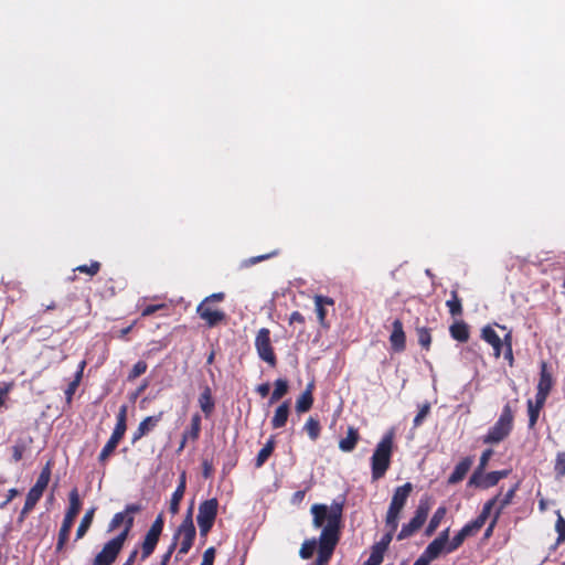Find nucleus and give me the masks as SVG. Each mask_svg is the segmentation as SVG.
I'll return each instance as SVG.
<instances>
[{
  "label": "nucleus",
  "instance_id": "obj_3",
  "mask_svg": "<svg viewBox=\"0 0 565 565\" xmlns=\"http://www.w3.org/2000/svg\"><path fill=\"white\" fill-rule=\"evenodd\" d=\"M82 508V503L79 500V494L76 488H74L70 492V505L65 512L64 519L62 521V525L60 527L57 534V542L55 545V553L62 554L66 551V545L70 540L71 530L73 527L74 521L78 515Z\"/></svg>",
  "mask_w": 565,
  "mask_h": 565
},
{
  "label": "nucleus",
  "instance_id": "obj_55",
  "mask_svg": "<svg viewBox=\"0 0 565 565\" xmlns=\"http://www.w3.org/2000/svg\"><path fill=\"white\" fill-rule=\"evenodd\" d=\"M555 530L558 534L557 536V543H562L565 541V519L558 512V518L555 523Z\"/></svg>",
  "mask_w": 565,
  "mask_h": 565
},
{
  "label": "nucleus",
  "instance_id": "obj_18",
  "mask_svg": "<svg viewBox=\"0 0 565 565\" xmlns=\"http://www.w3.org/2000/svg\"><path fill=\"white\" fill-rule=\"evenodd\" d=\"M390 343L394 352H403L406 348V335L403 329V322L399 319H395L392 323Z\"/></svg>",
  "mask_w": 565,
  "mask_h": 565
},
{
  "label": "nucleus",
  "instance_id": "obj_26",
  "mask_svg": "<svg viewBox=\"0 0 565 565\" xmlns=\"http://www.w3.org/2000/svg\"><path fill=\"white\" fill-rule=\"evenodd\" d=\"M186 487V478L185 472H182L179 479V484L175 488L174 492L172 493L169 511L171 514H177L180 509V502L183 499L184 492Z\"/></svg>",
  "mask_w": 565,
  "mask_h": 565
},
{
  "label": "nucleus",
  "instance_id": "obj_51",
  "mask_svg": "<svg viewBox=\"0 0 565 565\" xmlns=\"http://www.w3.org/2000/svg\"><path fill=\"white\" fill-rule=\"evenodd\" d=\"M147 369L148 364L145 361H138L128 373L127 380L129 382L135 381L137 377L146 373Z\"/></svg>",
  "mask_w": 565,
  "mask_h": 565
},
{
  "label": "nucleus",
  "instance_id": "obj_28",
  "mask_svg": "<svg viewBox=\"0 0 565 565\" xmlns=\"http://www.w3.org/2000/svg\"><path fill=\"white\" fill-rule=\"evenodd\" d=\"M201 429H202V417L199 413H194L191 416L189 427H186L183 430L182 435L185 438L191 439L192 443H195L200 438Z\"/></svg>",
  "mask_w": 565,
  "mask_h": 565
},
{
  "label": "nucleus",
  "instance_id": "obj_14",
  "mask_svg": "<svg viewBox=\"0 0 565 565\" xmlns=\"http://www.w3.org/2000/svg\"><path fill=\"white\" fill-rule=\"evenodd\" d=\"M448 537L449 527L441 531L439 535L427 545V547L422 554L425 555L430 561L438 558L441 553H447Z\"/></svg>",
  "mask_w": 565,
  "mask_h": 565
},
{
  "label": "nucleus",
  "instance_id": "obj_19",
  "mask_svg": "<svg viewBox=\"0 0 565 565\" xmlns=\"http://www.w3.org/2000/svg\"><path fill=\"white\" fill-rule=\"evenodd\" d=\"M102 287L99 295L102 298L109 299L117 295V292L125 288L126 284L124 279H116L114 277L100 278Z\"/></svg>",
  "mask_w": 565,
  "mask_h": 565
},
{
  "label": "nucleus",
  "instance_id": "obj_20",
  "mask_svg": "<svg viewBox=\"0 0 565 565\" xmlns=\"http://www.w3.org/2000/svg\"><path fill=\"white\" fill-rule=\"evenodd\" d=\"M473 463L472 457H465L462 458L455 467L454 471L448 477V483L449 484H456L460 481H462L470 470L471 466Z\"/></svg>",
  "mask_w": 565,
  "mask_h": 565
},
{
  "label": "nucleus",
  "instance_id": "obj_22",
  "mask_svg": "<svg viewBox=\"0 0 565 565\" xmlns=\"http://www.w3.org/2000/svg\"><path fill=\"white\" fill-rule=\"evenodd\" d=\"M360 433L359 429L354 426H349L347 430V436L339 440V448L343 452H351L355 449L358 443L360 441Z\"/></svg>",
  "mask_w": 565,
  "mask_h": 565
},
{
  "label": "nucleus",
  "instance_id": "obj_32",
  "mask_svg": "<svg viewBox=\"0 0 565 565\" xmlns=\"http://www.w3.org/2000/svg\"><path fill=\"white\" fill-rule=\"evenodd\" d=\"M276 446L275 437L271 436L264 447L258 451L256 458H255V467L260 468L265 465V462L268 460V458L274 452Z\"/></svg>",
  "mask_w": 565,
  "mask_h": 565
},
{
  "label": "nucleus",
  "instance_id": "obj_54",
  "mask_svg": "<svg viewBox=\"0 0 565 565\" xmlns=\"http://www.w3.org/2000/svg\"><path fill=\"white\" fill-rule=\"evenodd\" d=\"M393 536H394V534L386 532L382 536V539L373 545V547L379 550L382 553H385L386 550L388 548V545L391 544V542L393 540Z\"/></svg>",
  "mask_w": 565,
  "mask_h": 565
},
{
  "label": "nucleus",
  "instance_id": "obj_11",
  "mask_svg": "<svg viewBox=\"0 0 565 565\" xmlns=\"http://www.w3.org/2000/svg\"><path fill=\"white\" fill-rule=\"evenodd\" d=\"M164 526V519L162 514H159L153 523L151 524L150 529L147 531L143 541L140 545L141 552H140V559L146 561L148 557H150L159 542V539L162 534Z\"/></svg>",
  "mask_w": 565,
  "mask_h": 565
},
{
  "label": "nucleus",
  "instance_id": "obj_17",
  "mask_svg": "<svg viewBox=\"0 0 565 565\" xmlns=\"http://www.w3.org/2000/svg\"><path fill=\"white\" fill-rule=\"evenodd\" d=\"M413 491V484L411 482H406L403 486L397 487L394 490L388 510L401 513L404 509L408 497Z\"/></svg>",
  "mask_w": 565,
  "mask_h": 565
},
{
  "label": "nucleus",
  "instance_id": "obj_41",
  "mask_svg": "<svg viewBox=\"0 0 565 565\" xmlns=\"http://www.w3.org/2000/svg\"><path fill=\"white\" fill-rule=\"evenodd\" d=\"M163 415H164V412L161 411L156 415L148 416V417L143 418L140 422L142 429H145L148 434L150 431H152L158 426V424L162 420Z\"/></svg>",
  "mask_w": 565,
  "mask_h": 565
},
{
  "label": "nucleus",
  "instance_id": "obj_33",
  "mask_svg": "<svg viewBox=\"0 0 565 565\" xmlns=\"http://www.w3.org/2000/svg\"><path fill=\"white\" fill-rule=\"evenodd\" d=\"M95 511H96V508H90L89 510L86 511V513L82 518L81 523L76 530L75 541H78L86 535V533L88 532V530L93 523Z\"/></svg>",
  "mask_w": 565,
  "mask_h": 565
},
{
  "label": "nucleus",
  "instance_id": "obj_46",
  "mask_svg": "<svg viewBox=\"0 0 565 565\" xmlns=\"http://www.w3.org/2000/svg\"><path fill=\"white\" fill-rule=\"evenodd\" d=\"M554 472L556 479H562L565 476V450L556 454Z\"/></svg>",
  "mask_w": 565,
  "mask_h": 565
},
{
  "label": "nucleus",
  "instance_id": "obj_38",
  "mask_svg": "<svg viewBox=\"0 0 565 565\" xmlns=\"http://www.w3.org/2000/svg\"><path fill=\"white\" fill-rule=\"evenodd\" d=\"M518 489H519V483H515L503 495H501V493L498 494L499 499L497 501L498 507H497L495 512H500V514L502 513L504 508H507L512 502Z\"/></svg>",
  "mask_w": 565,
  "mask_h": 565
},
{
  "label": "nucleus",
  "instance_id": "obj_16",
  "mask_svg": "<svg viewBox=\"0 0 565 565\" xmlns=\"http://www.w3.org/2000/svg\"><path fill=\"white\" fill-rule=\"evenodd\" d=\"M134 522H135V518L132 515H127V513H124L122 511L117 512L114 514L110 522L108 523L107 532H109V533L114 532V531L118 530L121 525H124V529L118 534L126 533V536H125V542H126L131 532V529L134 526Z\"/></svg>",
  "mask_w": 565,
  "mask_h": 565
},
{
  "label": "nucleus",
  "instance_id": "obj_1",
  "mask_svg": "<svg viewBox=\"0 0 565 565\" xmlns=\"http://www.w3.org/2000/svg\"><path fill=\"white\" fill-rule=\"evenodd\" d=\"M310 512L313 527L322 529L319 535L318 556L313 565H328L341 536L343 501H333L330 507L315 503Z\"/></svg>",
  "mask_w": 565,
  "mask_h": 565
},
{
  "label": "nucleus",
  "instance_id": "obj_40",
  "mask_svg": "<svg viewBox=\"0 0 565 565\" xmlns=\"http://www.w3.org/2000/svg\"><path fill=\"white\" fill-rule=\"evenodd\" d=\"M51 465L50 462H47L45 465V467H43V469L41 470L39 477H38V480L35 482V484L33 486V488L40 490V491H45L49 482H50V479H51Z\"/></svg>",
  "mask_w": 565,
  "mask_h": 565
},
{
  "label": "nucleus",
  "instance_id": "obj_35",
  "mask_svg": "<svg viewBox=\"0 0 565 565\" xmlns=\"http://www.w3.org/2000/svg\"><path fill=\"white\" fill-rule=\"evenodd\" d=\"M447 513V509L446 507H439L433 514L426 530H425V535L426 536H431L436 530L438 529L440 522L444 520L445 515Z\"/></svg>",
  "mask_w": 565,
  "mask_h": 565
},
{
  "label": "nucleus",
  "instance_id": "obj_12",
  "mask_svg": "<svg viewBox=\"0 0 565 565\" xmlns=\"http://www.w3.org/2000/svg\"><path fill=\"white\" fill-rule=\"evenodd\" d=\"M499 499V495L493 497L492 499L488 500L480 512V514L472 521L468 522L462 526V532L467 534V536H472L477 534L481 527L486 524L488 518L491 514L492 509L497 505V501Z\"/></svg>",
  "mask_w": 565,
  "mask_h": 565
},
{
  "label": "nucleus",
  "instance_id": "obj_47",
  "mask_svg": "<svg viewBox=\"0 0 565 565\" xmlns=\"http://www.w3.org/2000/svg\"><path fill=\"white\" fill-rule=\"evenodd\" d=\"M26 449H28V444L24 440H22V439L17 440L15 444L11 447L13 461L19 462L20 460H22L23 455L26 451Z\"/></svg>",
  "mask_w": 565,
  "mask_h": 565
},
{
  "label": "nucleus",
  "instance_id": "obj_63",
  "mask_svg": "<svg viewBox=\"0 0 565 565\" xmlns=\"http://www.w3.org/2000/svg\"><path fill=\"white\" fill-rule=\"evenodd\" d=\"M213 465L209 460L202 462V475L205 479L211 478L213 475Z\"/></svg>",
  "mask_w": 565,
  "mask_h": 565
},
{
  "label": "nucleus",
  "instance_id": "obj_5",
  "mask_svg": "<svg viewBox=\"0 0 565 565\" xmlns=\"http://www.w3.org/2000/svg\"><path fill=\"white\" fill-rule=\"evenodd\" d=\"M514 411L510 403H507L494 425L483 436V444L494 445L504 440L513 429Z\"/></svg>",
  "mask_w": 565,
  "mask_h": 565
},
{
  "label": "nucleus",
  "instance_id": "obj_15",
  "mask_svg": "<svg viewBox=\"0 0 565 565\" xmlns=\"http://www.w3.org/2000/svg\"><path fill=\"white\" fill-rule=\"evenodd\" d=\"M554 385L552 373L548 371V364L542 361L540 364V379L536 386L535 397L546 401Z\"/></svg>",
  "mask_w": 565,
  "mask_h": 565
},
{
  "label": "nucleus",
  "instance_id": "obj_23",
  "mask_svg": "<svg viewBox=\"0 0 565 565\" xmlns=\"http://www.w3.org/2000/svg\"><path fill=\"white\" fill-rule=\"evenodd\" d=\"M545 403H546V401L537 398V397H535L534 401L527 399L526 407H527V416H529V424H527L529 429L535 428L539 417H540V413L543 409Z\"/></svg>",
  "mask_w": 565,
  "mask_h": 565
},
{
  "label": "nucleus",
  "instance_id": "obj_39",
  "mask_svg": "<svg viewBox=\"0 0 565 565\" xmlns=\"http://www.w3.org/2000/svg\"><path fill=\"white\" fill-rule=\"evenodd\" d=\"M318 548H319V539L318 540H316V539L306 540L299 550V556L302 559H309L313 556L315 551L316 550L318 551Z\"/></svg>",
  "mask_w": 565,
  "mask_h": 565
},
{
  "label": "nucleus",
  "instance_id": "obj_50",
  "mask_svg": "<svg viewBox=\"0 0 565 565\" xmlns=\"http://www.w3.org/2000/svg\"><path fill=\"white\" fill-rule=\"evenodd\" d=\"M467 537V534H465L462 530H460L450 541L448 540L447 554L457 551L462 545Z\"/></svg>",
  "mask_w": 565,
  "mask_h": 565
},
{
  "label": "nucleus",
  "instance_id": "obj_6",
  "mask_svg": "<svg viewBox=\"0 0 565 565\" xmlns=\"http://www.w3.org/2000/svg\"><path fill=\"white\" fill-rule=\"evenodd\" d=\"M255 350L259 360L270 367H276L278 360L271 341V332L268 328H260L254 340Z\"/></svg>",
  "mask_w": 565,
  "mask_h": 565
},
{
  "label": "nucleus",
  "instance_id": "obj_25",
  "mask_svg": "<svg viewBox=\"0 0 565 565\" xmlns=\"http://www.w3.org/2000/svg\"><path fill=\"white\" fill-rule=\"evenodd\" d=\"M315 305H316L317 318H318L320 326L323 328H328L329 324L326 321V318H327L326 306H333L334 300L327 296L317 295L315 297Z\"/></svg>",
  "mask_w": 565,
  "mask_h": 565
},
{
  "label": "nucleus",
  "instance_id": "obj_8",
  "mask_svg": "<svg viewBox=\"0 0 565 565\" xmlns=\"http://www.w3.org/2000/svg\"><path fill=\"white\" fill-rule=\"evenodd\" d=\"M429 511V500L422 499L415 510L414 516L408 523L403 524L399 533L397 534V540L403 541L414 535L426 522Z\"/></svg>",
  "mask_w": 565,
  "mask_h": 565
},
{
  "label": "nucleus",
  "instance_id": "obj_44",
  "mask_svg": "<svg viewBox=\"0 0 565 565\" xmlns=\"http://www.w3.org/2000/svg\"><path fill=\"white\" fill-rule=\"evenodd\" d=\"M117 446H118V444L108 439V441L105 444V446L103 447L102 451L98 455V462L102 466H106L108 458L114 454Z\"/></svg>",
  "mask_w": 565,
  "mask_h": 565
},
{
  "label": "nucleus",
  "instance_id": "obj_31",
  "mask_svg": "<svg viewBox=\"0 0 565 565\" xmlns=\"http://www.w3.org/2000/svg\"><path fill=\"white\" fill-rule=\"evenodd\" d=\"M199 405L205 417H210L214 412L215 402L212 397L211 388L206 386L199 396Z\"/></svg>",
  "mask_w": 565,
  "mask_h": 565
},
{
  "label": "nucleus",
  "instance_id": "obj_48",
  "mask_svg": "<svg viewBox=\"0 0 565 565\" xmlns=\"http://www.w3.org/2000/svg\"><path fill=\"white\" fill-rule=\"evenodd\" d=\"M100 267L102 264L99 262L92 260L89 265H79L74 270L93 277L98 274Z\"/></svg>",
  "mask_w": 565,
  "mask_h": 565
},
{
  "label": "nucleus",
  "instance_id": "obj_43",
  "mask_svg": "<svg viewBox=\"0 0 565 565\" xmlns=\"http://www.w3.org/2000/svg\"><path fill=\"white\" fill-rule=\"evenodd\" d=\"M417 339L418 343L423 349L428 351L430 349L431 344V334L430 329L426 327L416 328Z\"/></svg>",
  "mask_w": 565,
  "mask_h": 565
},
{
  "label": "nucleus",
  "instance_id": "obj_24",
  "mask_svg": "<svg viewBox=\"0 0 565 565\" xmlns=\"http://www.w3.org/2000/svg\"><path fill=\"white\" fill-rule=\"evenodd\" d=\"M290 413V401L282 402L275 411L270 420L274 429H279L286 426Z\"/></svg>",
  "mask_w": 565,
  "mask_h": 565
},
{
  "label": "nucleus",
  "instance_id": "obj_62",
  "mask_svg": "<svg viewBox=\"0 0 565 565\" xmlns=\"http://www.w3.org/2000/svg\"><path fill=\"white\" fill-rule=\"evenodd\" d=\"M19 494H20V491L18 489H15V488L9 489L6 500L0 503V509H4Z\"/></svg>",
  "mask_w": 565,
  "mask_h": 565
},
{
  "label": "nucleus",
  "instance_id": "obj_45",
  "mask_svg": "<svg viewBox=\"0 0 565 565\" xmlns=\"http://www.w3.org/2000/svg\"><path fill=\"white\" fill-rule=\"evenodd\" d=\"M43 495V491H40L35 488H31L26 494V499L24 502L25 510H33L36 503L40 501V499Z\"/></svg>",
  "mask_w": 565,
  "mask_h": 565
},
{
  "label": "nucleus",
  "instance_id": "obj_56",
  "mask_svg": "<svg viewBox=\"0 0 565 565\" xmlns=\"http://www.w3.org/2000/svg\"><path fill=\"white\" fill-rule=\"evenodd\" d=\"M164 308H167L166 303L148 305L142 309L141 317H143V318L149 317V316L153 315L154 312H157L158 310L164 309Z\"/></svg>",
  "mask_w": 565,
  "mask_h": 565
},
{
  "label": "nucleus",
  "instance_id": "obj_64",
  "mask_svg": "<svg viewBox=\"0 0 565 565\" xmlns=\"http://www.w3.org/2000/svg\"><path fill=\"white\" fill-rule=\"evenodd\" d=\"M141 505L138 503H130L125 507L124 513H127V515H132L136 513H139L141 511Z\"/></svg>",
  "mask_w": 565,
  "mask_h": 565
},
{
  "label": "nucleus",
  "instance_id": "obj_4",
  "mask_svg": "<svg viewBox=\"0 0 565 565\" xmlns=\"http://www.w3.org/2000/svg\"><path fill=\"white\" fill-rule=\"evenodd\" d=\"M225 294L214 292L205 297L196 307V315L203 320L207 328H214L226 321V313L213 306L215 302H222Z\"/></svg>",
  "mask_w": 565,
  "mask_h": 565
},
{
  "label": "nucleus",
  "instance_id": "obj_42",
  "mask_svg": "<svg viewBox=\"0 0 565 565\" xmlns=\"http://www.w3.org/2000/svg\"><path fill=\"white\" fill-rule=\"evenodd\" d=\"M127 405L120 406L116 416V425L114 428L116 431L122 433V435H125L127 430Z\"/></svg>",
  "mask_w": 565,
  "mask_h": 565
},
{
  "label": "nucleus",
  "instance_id": "obj_13",
  "mask_svg": "<svg viewBox=\"0 0 565 565\" xmlns=\"http://www.w3.org/2000/svg\"><path fill=\"white\" fill-rule=\"evenodd\" d=\"M509 470L491 471L486 475L475 471L469 479L470 486L488 489L498 484V482L508 477Z\"/></svg>",
  "mask_w": 565,
  "mask_h": 565
},
{
  "label": "nucleus",
  "instance_id": "obj_7",
  "mask_svg": "<svg viewBox=\"0 0 565 565\" xmlns=\"http://www.w3.org/2000/svg\"><path fill=\"white\" fill-rule=\"evenodd\" d=\"M124 534H117L113 539L108 540L102 547V550L95 555L90 565H113L121 553L125 545Z\"/></svg>",
  "mask_w": 565,
  "mask_h": 565
},
{
  "label": "nucleus",
  "instance_id": "obj_52",
  "mask_svg": "<svg viewBox=\"0 0 565 565\" xmlns=\"http://www.w3.org/2000/svg\"><path fill=\"white\" fill-rule=\"evenodd\" d=\"M429 412H430L429 403H425L419 407V411L413 420L414 428L419 427L424 423V420L427 417V415L429 414Z\"/></svg>",
  "mask_w": 565,
  "mask_h": 565
},
{
  "label": "nucleus",
  "instance_id": "obj_53",
  "mask_svg": "<svg viewBox=\"0 0 565 565\" xmlns=\"http://www.w3.org/2000/svg\"><path fill=\"white\" fill-rule=\"evenodd\" d=\"M384 559V553L372 546L371 554L369 558L363 563V565H381Z\"/></svg>",
  "mask_w": 565,
  "mask_h": 565
},
{
  "label": "nucleus",
  "instance_id": "obj_61",
  "mask_svg": "<svg viewBox=\"0 0 565 565\" xmlns=\"http://www.w3.org/2000/svg\"><path fill=\"white\" fill-rule=\"evenodd\" d=\"M500 515H501L500 512H494V515H493L491 522L489 523L488 527L484 531V537L486 539H489L492 535L493 530H494V527H495V525L498 523V520H499Z\"/></svg>",
  "mask_w": 565,
  "mask_h": 565
},
{
  "label": "nucleus",
  "instance_id": "obj_27",
  "mask_svg": "<svg viewBox=\"0 0 565 565\" xmlns=\"http://www.w3.org/2000/svg\"><path fill=\"white\" fill-rule=\"evenodd\" d=\"M313 383H309L306 390L300 394V396L296 401V411L299 414L307 413L311 409L313 405Z\"/></svg>",
  "mask_w": 565,
  "mask_h": 565
},
{
  "label": "nucleus",
  "instance_id": "obj_9",
  "mask_svg": "<svg viewBox=\"0 0 565 565\" xmlns=\"http://www.w3.org/2000/svg\"><path fill=\"white\" fill-rule=\"evenodd\" d=\"M179 537H181V543L175 556L177 561L181 559V556L185 555L191 550L195 539V527L192 520V507L189 509L188 514L180 524L178 532L173 536V541L177 542Z\"/></svg>",
  "mask_w": 565,
  "mask_h": 565
},
{
  "label": "nucleus",
  "instance_id": "obj_36",
  "mask_svg": "<svg viewBox=\"0 0 565 565\" xmlns=\"http://www.w3.org/2000/svg\"><path fill=\"white\" fill-rule=\"evenodd\" d=\"M446 307L451 317H459L462 315V303L457 290L450 291V299L446 301Z\"/></svg>",
  "mask_w": 565,
  "mask_h": 565
},
{
  "label": "nucleus",
  "instance_id": "obj_49",
  "mask_svg": "<svg viewBox=\"0 0 565 565\" xmlns=\"http://www.w3.org/2000/svg\"><path fill=\"white\" fill-rule=\"evenodd\" d=\"M399 514L401 513L387 510L385 518V526L387 529V532L392 534L395 533L398 526Z\"/></svg>",
  "mask_w": 565,
  "mask_h": 565
},
{
  "label": "nucleus",
  "instance_id": "obj_57",
  "mask_svg": "<svg viewBox=\"0 0 565 565\" xmlns=\"http://www.w3.org/2000/svg\"><path fill=\"white\" fill-rule=\"evenodd\" d=\"M215 558V548L213 546L205 550L201 565H213Z\"/></svg>",
  "mask_w": 565,
  "mask_h": 565
},
{
  "label": "nucleus",
  "instance_id": "obj_59",
  "mask_svg": "<svg viewBox=\"0 0 565 565\" xmlns=\"http://www.w3.org/2000/svg\"><path fill=\"white\" fill-rule=\"evenodd\" d=\"M491 456H492L491 449L484 450L480 457L479 467L477 468L476 471H479V473H481L483 471L484 467L487 466Z\"/></svg>",
  "mask_w": 565,
  "mask_h": 565
},
{
  "label": "nucleus",
  "instance_id": "obj_21",
  "mask_svg": "<svg viewBox=\"0 0 565 565\" xmlns=\"http://www.w3.org/2000/svg\"><path fill=\"white\" fill-rule=\"evenodd\" d=\"M481 338L493 348L494 356L499 358L501 355L503 343L494 329L490 326H486L481 330Z\"/></svg>",
  "mask_w": 565,
  "mask_h": 565
},
{
  "label": "nucleus",
  "instance_id": "obj_30",
  "mask_svg": "<svg viewBox=\"0 0 565 565\" xmlns=\"http://www.w3.org/2000/svg\"><path fill=\"white\" fill-rule=\"evenodd\" d=\"M86 365V362L85 361H82L78 365V370L77 372L75 373V376H74V380L72 382L68 383L64 394H65V399H66V403L67 404H71L72 401H73V396L77 390V387L79 386L81 384V381H82V377H83V372H84V367Z\"/></svg>",
  "mask_w": 565,
  "mask_h": 565
},
{
  "label": "nucleus",
  "instance_id": "obj_10",
  "mask_svg": "<svg viewBox=\"0 0 565 565\" xmlns=\"http://www.w3.org/2000/svg\"><path fill=\"white\" fill-rule=\"evenodd\" d=\"M218 509V501L215 498L205 500L199 505L196 522L201 536H206L214 525Z\"/></svg>",
  "mask_w": 565,
  "mask_h": 565
},
{
  "label": "nucleus",
  "instance_id": "obj_2",
  "mask_svg": "<svg viewBox=\"0 0 565 565\" xmlns=\"http://www.w3.org/2000/svg\"><path fill=\"white\" fill-rule=\"evenodd\" d=\"M394 447V433H386L377 443L371 457L372 480L382 479L390 469Z\"/></svg>",
  "mask_w": 565,
  "mask_h": 565
},
{
  "label": "nucleus",
  "instance_id": "obj_34",
  "mask_svg": "<svg viewBox=\"0 0 565 565\" xmlns=\"http://www.w3.org/2000/svg\"><path fill=\"white\" fill-rule=\"evenodd\" d=\"M288 390H289L288 381L286 379H277L274 382V391L270 395L269 404H274V403L280 401L288 393Z\"/></svg>",
  "mask_w": 565,
  "mask_h": 565
},
{
  "label": "nucleus",
  "instance_id": "obj_37",
  "mask_svg": "<svg viewBox=\"0 0 565 565\" xmlns=\"http://www.w3.org/2000/svg\"><path fill=\"white\" fill-rule=\"evenodd\" d=\"M303 430L307 433L310 440L316 441L321 434V425L319 419L310 416L303 425Z\"/></svg>",
  "mask_w": 565,
  "mask_h": 565
},
{
  "label": "nucleus",
  "instance_id": "obj_60",
  "mask_svg": "<svg viewBox=\"0 0 565 565\" xmlns=\"http://www.w3.org/2000/svg\"><path fill=\"white\" fill-rule=\"evenodd\" d=\"M177 547V542L172 541L170 546L168 547V551L161 556L160 565H168L171 555L173 554L174 550Z\"/></svg>",
  "mask_w": 565,
  "mask_h": 565
},
{
  "label": "nucleus",
  "instance_id": "obj_29",
  "mask_svg": "<svg viewBox=\"0 0 565 565\" xmlns=\"http://www.w3.org/2000/svg\"><path fill=\"white\" fill-rule=\"evenodd\" d=\"M449 333H450V335H451V338L454 340H457V341L462 342V343L467 342L469 340V337H470L469 327L462 320L455 321L449 327Z\"/></svg>",
  "mask_w": 565,
  "mask_h": 565
},
{
  "label": "nucleus",
  "instance_id": "obj_58",
  "mask_svg": "<svg viewBox=\"0 0 565 565\" xmlns=\"http://www.w3.org/2000/svg\"><path fill=\"white\" fill-rule=\"evenodd\" d=\"M305 322H306V319L302 316V313H300L299 311L291 312V315L289 316V319H288V323L290 326L300 324L301 327H303Z\"/></svg>",
  "mask_w": 565,
  "mask_h": 565
}]
</instances>
